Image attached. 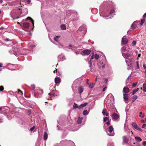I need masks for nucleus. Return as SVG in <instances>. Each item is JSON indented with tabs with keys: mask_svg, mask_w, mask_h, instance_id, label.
Returning <instances> with one entry per match:
<instances>
[{
	"mask_svg": "<svg viewBox=\"0 0 146 146\" xmlns=\"http://www.w3.org/2000/svg\"><path fill=\"white\" fill-rule=\"evenodd\" d=\"M78 32L81 35H82V33H83L84 35L86 32L85 27L84 26H81L80 27L78 31Z\"/></svg>",
	"mask_w": 146,
	"mask_h": 146,
	"instance_id": "f257e3e1",
	"label": "nucleus"
},
{
	"mask_svg": "<svg viewBox=\"0 0 146 146\" xmlns=\"http://www.w3.org/2000/svg\"><path fill=\"white\" fill-rule=\"evenodd\" d=\"M131 125L135 129L140 132L142 131V130L135 123L133 122L131 123Z\"/></svg>",
	"mask_w": 146,
	"mask_h": 146,
	"instance_id": "f03ea898",
	"label": "nucleus"
},
{
	"mask_svg": "<svg viewBox=\"0 0 146 146\" xmlns=\"http://www.w3.org/2000/svg\"><path fill=\"white\" fill-rule=\"evenodd\" d=\"M108 130L110 133H108V134L110 136H112L114 135V131H113V128L111 126H110L109 127Z\"/></svg>",
	"mask_w": 146,
	"mask_h": 146,
	"instance_id": "7ed1b4c3",
	"label": "nucleus"
},
{
	"mask_svg": "<svg viewBox=\"0 0 146 146\" xmlns=\"http://www.w3.org/2000/svg\"><path fill=\"white\" fill-rule=\"evenodd\" d=\"M132 55V54L131 53H122V55L125 59H128V58L130 57Z\"/></svg>",
	"mask_w": 146,
	"mask_h": 146,
	"instance_id": "20e7f679",
	"label": "nucleus"
},
{
	"mask_svg": "<svg viewBox=\"0 0 146 146\" xmlns=\"http://www.w3.org/2000/svg\"><path fill=\"white\" fill-rule=\"evenodd\" d=\"M17 50V49L16 48H13L12 49L10 50L9 52L11 54H13L15 55H16V56H18V54L17 52H15L16 51V50Z\"/></svg>",
	"mask_w": 146,
	"mask_h": 146,
	"instance_id": "39448f33",
	"label": "nucleus"
},
{
	"mask_svg": "<svg viewBox=\"0 0 146 146\" xmlns=\"http://www.w3.org/2000/svg\"><path fill=\"white\" fill-rule=\"evenodd\" d=\"M91 52V51L88 49H86L82 51V54L84 55H89L90 54Z\"/></svg>",
	"mask_w": 146,
	"mask_h": 146,
	"instance_id": "423d86ee",
	"label": "nucleus"
},
{
	"mask_svg": "<svg viewBox=\"0 0 146 146\" xmlns=\"http://www.w3.org/2000/svg\"><path fill=\"white\" fill-rule=\"evenodd\" d=\"M125 36H124L122 38L121 40V43L123 44H127L128 41L127 39V38H125Z\"/></svg>",
	"mask_w": 146,
	"mask_h": 146,
	"instance_id": "0eeeda50",
	"label": "nucleus"
},
{
	"mask_svg": "<svg viewBox=\"0 0 146 146\" xmlns=\"http://www.w3.org/2000/svg\"><path fill=\"white\" fill-rule=\"evenodd\" d=\"M54 81L56 84H58L60 82L61 80L59 77H56L55 78Z\"/></svg>",
	"mask_w": 146,
	"mask_h": 146,
	"instance_id": "6e6552de",
	"label": "nucleus"
},
{
	"mask_svg": "<svg viewBox=\"0 0 146 146\" xmlns=\"http://www.w3.org/2000/svg\"><path fill=\"white\" fill-rule=\"evenodd\" d=\"M119 115L115 113H114L112 115V118L115 119H117L119 118Z\"/></svg>",
	"mask_w": 146,
	"mask_h": 146,
	"instance_id": "1a4fd4ad",
	"label": "nucleus"
},
{
	"mask_svg": "<svg viewBox=\"0 0 146 146\" xmlns=\"http://www.w3.org/2000/svg\"><path fill=\"white\" fill-rule=\"evenodd\" d=\"M102 113L104 115H106L107 116L109 115V113H107V110L106 109L104 108L103 109Z\"/></svg>",
	"mask_w": 146,
	"mask_h": 146,
	"instance_id": "9d476101",
	"label": "nucleus"
},
{
	"mask_svg": "<svg viewBox=\"0 0 146 146\" xmlns=\"http://www.w3.org/2000/svg\"><path fill=\"white\" fill-rule=\"evenodd\" d=\"M129 91V90L128 88L124 87L123 89V92L125 93H128Z\"/></svg>",
	"mask_w": 146,
	"mask_h": 146,
	"instance_id": "9b49d317",
	"label": "nucleus"
},
{
	"mask_svg": "<svg viewBox=\"0 0 146 146\" xmlns=\"http://www.w3.org/2000/svg\"><path fill=\"white\" fill-rule=\"evenodd\" d=\"M84 88L82 86H80L78 88V90L79 93L81 94L83 91Z\"/></svg>",
	"mask_w": 146,
	"mask_h": 146,
	"instance_id": "f8f14e48",
	"label": "nucleus"
},
{
	"mask_svg": "<svg viewBox=\"0 0 146 146\" xmlns=\"http://www.w3.org/2000/svg\"><path fill=\"white\" fill-rule=\"evenodd\" d=\"M29 26V23H25L23 24V27L25 28H28Z\"/></svg>",
	"mask_w": 146,
	"mask_h": 146,
	"instance_id": "ddd939ff",
	"label": "nucleus"
},
{
	"mask_svg": "<svg viewBox=\"0 0 146 146\" xmlns=\"http://www.w3.org/2000/svg\"><path fill=\"white\" fill-rule=\"evenodd\" d=\"M37 92L38 94H42L43 93V91L42 89L39 88H37Z\"/></svg>",
	"mask_w": 146,
	"mask_h": 146,
	"instance_id": "4468645a",
	"label": "nucleus"
},
{
	"mask_svg": "<svg viewBox=\"0 0 146 146\" xmlns=\"http://www.w3.org/2000/svg\"><path fill=\"white\" fill-rule=\"evenodd\" d=\"M123 98L126 100H128L129 99V96L128 94H123Z\"/></svg>",
	"mask_w": 146,
	"mask_h": 146,
	"instance_id": "2eb2a0df",
	"label": "nucleus"
},
{
	"mask_svg": "<svg viewBox=\"0 0 146 146\" xmlns=\"http://www.w3.org/2000/svg\"><path fill=\"white\" fill-rule=\"evenodd\" d=\"M87 104H88L87 103H85L84 104H81L80 106H79V109L81 108L85 107Z\"/></svg>",
	"mask_w": 146,
	"mask_h": 146,
	"instance_id": "dca6fc26",
	"label": "nucleus"
},
{
	"mask_svg": "<svg viewBox=\"0 0 146 146\" xmlns=\"http://www.w3.org/2000/svg\"><path fill=\"white\" fill-rule=\"evenodd\" d=\"M143 90L145 92H146V84L144 83L143 85Z\"/></svg>",
	"mask_w": 146,
	"mask_h": 146,
	"instance_id": "f3484780",
	"label": "nucleus"
},
{
	"mask_svg": "<svg viewBox=\"0 0 146 146\" xmlns=\"http://www.w3.org/2000/svg\"><path fill=\"white\" fill-rule=\"evenodd\" d=\"M132 61V59L131 58H128L127 60H125L126 63L127 64L128 63H131Z\"/></svg>",
	"mask_w": 146,
	"mask_h": 146,
	"instance_id": "a211bd4d",
	"label": "nucleus"
},
{
	"mask_svg": "<svg viewBox=\"0 0 146 146\" xmlns=\"http://www.w3.org/2000/svg\"><path fill=\"white\" fill-rule=\"evenodd\" d=\"M83 118L79 117L77 121V123L78 124H80L82 122V119Z\"/></svg>",
	"mask_w": 146,
	"mask_h": 146,
	"instance_id": "6ab92c4d",
	"label": "nucleus"
},
{
	"mask_svg": "<svg viewBox=\"0 0 146 146\" xmlns=\"http://www.w3.org/2000/svg\"><path fill=\"white\" fill-rule=\"evenodd\" d=\"M137 27V25L135 23H133L132 25L131 28L133 29H135Z\"/></svg>",
	"mask_w": 146,
	"mask_h": 146,
	"instance_id": "aec40b11",
	"label": "nucleus"
},
{
	"mask_svg": "<svg viewBox=\"0 0 146 146\" xmlns=\"http://www.w3.org/2000/svg\"><path fill=\"white\" fill-rule=\"evenodd\" d=\"M14 3V4L16 5L17 4H21L20 2V1L19 0H17L13 2Z\"/></svg>",
	"mask_w": 146,
	"mask_h": 146,
	"instance_id": "412c9836",
	"label": "nucleus"
},
{
	"mask_svg": "<svg viewBox=\"0 0 146 146\" xmlns=\"http://www.w3.org/2000/svg\"><path fill=\"white\" fill-rule=\"evenodd\" d=\"M61 28L62 30H65L66 29V25L64 24L61 25Z\"/></svg>",
	"mask_w": 146,
	"mask_h": 146,
	"instance_id": "4be33fe9",
	"label": "nucleus"
},
{
	"mask_svg": "<svg viewBox=\"0 0 146 146\" xmlns=\"http://www.w3.org/2000/svg\"><path fill=\"white\" fill-rule=\"evenodd\" d=\"M26 20H30L31 21V22H32L33 24V25H34V21L30 17H28L26 19Z\"/></svg>",
	"mask_w": 146,
	"mask_h": 146,
	"instance_id": "5701e85b",
	"label": "nucleus"
},
{
	"mask_svg": "<svg viewBox=\"0 0 146 146\" xmlns=\"http://www.w3.org/2000/svg\"><path fill=\"white\" fill-rule=\"evenodd\" d=\"M137 96H135L133 97V99L132 101L133 102H135V101L137 99Z\"/></svg>",
	"mask_w": 146,
	"mask_h": 146,
	"instance_id": "b1692460",
	"label": "nucleus"
},
{
	"mask_svg": "<svg viewBox=\"0 0 146 146\" xmlns=\"http://www.w3.org/2000/svg\"><path fill=\"white\" fill-rule=\"evenodd\" d=\"M73 108H74V109H76V108L79 109V106H77V104L75 103H74V104L73 105Z\"/></svg>",
	"mask_w": 146,
	"mask_h": 146,
	"instance_id": "393cba45",
	"label": "nucleus"
},
{
	"mask_svg": "<svg viewBox=\"0 0 146 146\" xmlns=\"http://www.w3.org/2000/svg\"><path fill=\"white\" fill-rule=\"evenodd\" d=\"M126 47L123 46L121 48V52H124L126 51Z\"/></svg>",
	"mask_w": 146,
	"mask_h": 146,
	"instance_id": "a878e982",
	"label": "nucleus"
},
{
	"mask_svg": "<svg viewBox=\"0 0 146 146\" xmlns=\"http://www.w3.org/2000/svg\"><path fill=\"white\" fill-rule=\"evenodd\" d=\"M94 56L93 55H92V56H91V58H90V63H89L90 64H91L92 62L93 61V60L94 59Z\"/></svg>",
	"mask_w": 146,
	"mask_h": 146,
	"instance_id": "bb28decb",
	"label": "nucleus"
},
{
	"mask_svg": "<svg viewBox=\"0 0 146 146\" xmlns=\"http://www.w3.org/2000/svg\"><path fill=\"white\" fill-rule=\"evenodd\" d=\"M88 112L87 110H84L83 112V115H88Z\"/></svg>",
	"mask_w": 146,
	"mask_h": 146,
	"instance_id": "cd10ccee",
	"label": "nucleus"
},
{
	"mask_svg": "<svg viewBox=\"0 0 146 146\" xmlns=\"http://www.w3.org/2000/svg\"><path fill=\"white\" fill-rule=\"evenodd\" d=\"M139 113V117H141L142 118L144 117H145L144 114L143 113L142 115V113L141 112H140Z\"/></svg>",
	"mask_w": 146,
	"mask_h": 146,
	"instance_id": "c85d7f7f",
	"label": "nucleus"
},
{
	"mask_svg": "<svg viewBox=\"0 0 146 146\" xmlns=\"http://www.w3.org/2000/svg\"><path fill=\"white\" fill-rule=\"evenodd\" d=\"M129 141V139H127V137H124L123 139V141L124 142L127 143Z\"/></svg>",
	"mask_w": 146,
	"mask_h": 146,
	"instance_id": "c756f323",
	"label": "nucleus"
},
{
	"mask_svg": "<svg viewBox=\"0 0 146 146\" xmlns=\"http://www.w3.org/2000/svg\"><path fill=\"white\" fill-rule=\"evenodd\" d=\"M99 57V56L97 54H95L94 55V58L96 60H98Z\"/></svg>",
	"mask_w": 146,
	"mask_h": 146,
	"instance_id": "7c9ffc66",
	"label": "nucleus"
},
{
	"mask_svg": "<svg viewBox=\"0 0 146 146\" xmlns=\"http://www.w3.org/2000/svg\"><path fill=\"white\" fill-rule=\"evenodd\" d=\"M145 21V19H141V21L140 25H142L144 22Z\"/></svg>",
	"mask_w": 146,
	"mask_h": 146,
	"instance_id": "2f4dec72",
	"label": "nucleus"
},
{
	"mask_svg": "<svg viewBox=\"0 0 146 146\" xmlns=\"http://www.w3.org/2000/svg\"><path fill=\"white\" fill-rule=\"evenodd\" d=\"M94 86V84L93 83H92L91 84H90L89 86V88L90 89L92 88Z\"/></svg>",
	"mask_w": 146,
	"mask_h": 146,
	"instance_id": "473e14b6",
	"label": "nucleus"
},
{
	"mask_svg": "<svg viewBox=\"0 0 146 146\" xmlns=\"http://www.w3.org/2000/svg\"><path fill=\"white\" fill-rule=\"evenodd\" d=\"M109 120V118L108 117H106L104 118V122H106L107 121Z\"/></svg>",
	"mask_w": 146,
	"mask_h": 146,
	"instance_id": "72a5a7b5",
	"label": "nucleus"
},
{
	"mask_svg": "<svg viewBox=\"0 0 146 146\" xmlns=\"http://www.w3.org/2000/svg\"><path fill=\"white\" fill-rule=\"evenodd\" d=\"M138 90H139V89L137 88V89L134 90L132 94L133 95H134L138 91Z\"/></svg>",
	"mask_w": 146,
	"mask_h": 146,
	"instance_id": "f704fd0d",
	"label": "nucleus"
},
{
	"mask_svg": "<svg viewBox=\"0 0 146 146\" xmlns=\"http://www.w3.org/2000/svg\"><path fill=\"white\" fill-rule=\"evenodd\" d=\"M114 10L112 9L110 11V15H112V14L114 13Z\"/></svg>",
	"mask_w": 146,
	"mask_h": 146,
	"instance_id": "c9c22d12",
	"label": "nucleus"
},
{
	"mask_svg": "<svg viewBox=\"0 0 146 146\" xmlns=\"http://www.w3.org/2000/svg\"><path fill=\"white\" fill-rule=\"evenodd\" d=\"M137 83V82L133 83V84H132L133 87V88L135 87L136 86Z\"/></svg>",
	"mask_w": 146,
	"mask_h": 146,
	"instance_id": "e433bc0d",
	"label": "nucleus"
},
{
	"mask_svg": "<svg viewBox=\"0 0 146 146\" xmlns=\"http://www.w3.org/2000/svg\"><path fill=\"white\" fill-rule=\"evenodd\" d=\"M136 41L134 40L132 42V44L133 46H134L136 45Z\"/></svg>",
	"mask_w": 146,
	"mask_h": 146,
	"instance_id": "4c0bfd02",
	"label": "nucleus"
},
{
	"mask_svg": "<svg viewBox=\"0 0 146 146\" xmlns=\"http://www.w3.org/2000/svg\"><path fill=\"white\" fill-rule=\"evenodd\" d=\"M48 134L46 132H45L44 133V135L43 137H48Z\"/></svg>",
	"mask_w": 146,
	"mask_h": 146,
	"instance_id": "58836bf2",
	"label": "nucleus"
},
{
	"mask_svg": "<svg viewBox=\"0 0 146 146\" xmlns=\"http://www.w3.org/2000/svg\"><path fill=\"white\" fill-rule=\"evenodd\" d=\"M58 37L57 36H56V37L54 38V40L56 42H58Z\"/></svg>",
	"mask_w": 146,
	"mask_h": 146,
	"instance_id": "ea45409f",
	"label": "nucleus"
},
{
	"mask_svg": "<svg viewBox=\"0 0 146 146\" xmlns=\"http://www.w3.org/2000/svg\"><path fill=\"white\" fill-rule=\"evenodd\" d=\"M18 90L19 91L18 93L19 94H21V95H22L23 94V92H22V91H21L19 90Z\"/></svg>",
	"mask_w": 146,
	"mask_h": 146,
	"instance_id": "a19ab883",
	"label": "nucleus"
},
{
	"mask_svg": "<svg viewBox=\"0 0 146 146\" xmlns=\"http://www.w3.org/2000/svg\"><path fill=\"white\" fill-rule=\"evenodd\" d=\"M4 112L3 111L2 108L1 107H0V113H3Z\"/></svg>",
	"mask_w": 146,
	"mask_h": 146,
	"instance_id": "79ce46f5",
	"label": "nucleus"
},
{
	"mask_svg": "<svg viewBox=\"0 0 146 146\" xmlns=\"http://www.w3.org/2000/svg\"><path fill=\"white\" fill-rule=\"evenodd\" d=\"M4 89V88L3 86H0V90L1 91H2Z\"/></svg>",
	"mask_w": 146,
	"mask_h": 146,
	"instance_id": "37998d69",
	"label": "nucleus"
},
{
	"mask_svg": "<svg viewBox=\"0 0 146 146\" xmlns=\"http://www.w3.org/2000/svg\"><path fill=\"white\" fill-rule=\"evenodd\" d=\"M35 127L34 126L32 128H31V129H30V131H33L34 130V129L35 128Z\"/></svg>",
	"mask_w": 146,
	"mask_h": 146,
	"instance_id": "c03bdc74",
	"label": "nucleus"
},
{
	"mask_svg": "<svg viewBox=\"0 0 146 146\" xmlns=\"http://www.w3.org/2000/svg\"><path fill=\"white\" fill-rule=\"evenodd\" d=\"M31 86L33 89L35 88V84H32L31 85Z\"/></svg>",
	"mask_w": 146,
	"mask_h": 146,
	"instance_id": "a18cd8bd",
	"label": "nucleus"
},
{
	"mask_svg": "<svg viewBox=\"0 0 146 146\" xmlns=\"http://www.w3.org/2000/svg\"><path fill=\"white\" fill-rule=\"evenodd\" d=\"M142 144L144 146H146V141H143Z\"/></svg>",
	"mask_w": 146,
	"mask_h": 146,
	"instance_id": "49530a36",
	"label": "nucleus"
},
{
	"mask_svg": "<svg viewBox=\"0 0 146 146\" xmlns=\"http://www.w3.org/2000/svg\"><path fill=\"white\" fill-rule=\"evenodd\" d=\"M106 124L107 125H109L110 124V120L108 121L106 123Z\"/></svg>",
	"mask_w": 146,
	"mask_h": 146,
	"instance_id": "de8ad7c7",
	"label": "nucleus"
},
{
	"mask_svg": "<svg viewBox=\"0 0 146 146\" xmlns=\"http://www.w3.org/2000/svg\"><path fill=\"white\" fill-rule=\"evenodd\" d=\"M51 94L52 95V96H55V95L54 94H52V92L48 94V95H50Z\"/></svg>",
	"mask_w": 146,
	"mask_h": 146,
	"instance_id": "09e8293b",
	"label": "nucleus"
},
{
	"mask_svg": "<svg viewBox=\"0 0 146 146\" xmlns=\"http://www.w3.org/2000/svg\"><path fill=\"white\" fill-rule=\"evenodd\" d=\"M146 127V124H144L142 126V128H144L145 127Z\"/></svg>",
	"mask_w": 146,
	"mask_h": 146,
	"instance_id": "8fccbe9b",
	"label": "nucleus"
},
{
	"mask_svg": "<svg viewBox=\"0 0 146 146\" xmlns=\"http://www.w3.org/2000/svg\"><path fill=\"white\" fill-rule=\"evenodd\" d=\"M107 88V87H104V88L103 89V91H104L106 90V89Z\"/></svg>",
	"mask_w": 146,
	"mask_h": 146,
	"instance_id": "3c124183",
	"label": "nucleus"
},
{
	"mask_svg": "<svg viewBox=\"0 0 146 146\" xmlns=\"http://www.w3.org/2000/svg\"><path fill=\"white\" fill-rule=\"evenodd\" d=\"M20 17H21V16H17V17H16V18H13V19H19V18Z\"/></svg>",
	"mask_w": 146,
	"mask_h": 146,
	"instance_id": "603ef678",
	"label": "nucleus"
},
{
	"mask_svg": "<svg viewBox=\"0 0 146 146\" xmlns=\"http://www.w3.org/2000/svg\"><path fill=\"white\" fill-rule=\"evenodd\" d=\"M146 17V12L144 14L143 16V18H145Z\"/></svg>",
	"mask_w": 146,
	"mask_h": 146,
	"instance_id": "864d4df0",
	"label": "nucleus"
},
{
	"mask_svg": "<svg viewBox=\"0 0 146 146\" xmlns=\"http://www.w3.org/2000/svg\"><path fill=\"white\" fill-rule=\"evenodd\" d=\"M135 138L136 139H139L140 141H141V137H135Z\"/></svg>",
	"mask_w": 146,
	"mask_h": 146,
	"instance_id": "5fc2aeb1",
	"label": "nucleus"
},
{
	"mask_svg": "<svg viewBox=\"0 0 146 146\" xmlns=\"http://www.w3.org/2000/svg\"><path fill=\"white\" fill-rule=\"evenodd\" d=\"M143 66L144 69H146V66L145 64H143Z\"/></svg>",
	"mask_w": 146,
	"mask_h": 146,
	"instance_id": "6e6d98bb",
	"label": "nucleus"
},
{
	"mask_svg": "<svg viewBox=\"0 0 146 146\" xmlns=\"http://www.w3.org/2000/svg\"><path fill=\"white\" fill-rule=\"evenodd\" d=\"M27 2L28 3H29L31 2V0H28L27 1Z\"/></svg>",
	"mask_w": 146,
	"mask_h": 146,
	"instance_id": "4d7b16f0",
	"label": "nucleus"
},
{
	"mask_svg": "<svg viewBox=\"0 0 146 146\" xmlns=\"http://www.w3.org/2000/svg\"><path fill=\"white\" fill-rule=\"evenodd\" d=\"M31 46L32 47H35V46L34 44L31 45Z\"/></svg>",
	"mask_w": 146,
	"mask_h": 146,
	"instance_id": "13d9d810",
	"label": "nucleus"
},
{
	"mask_svg": "<svg viewBox=\"0 0 146 146\" xmlns=\"http://www.w3.org/2000/svg\"><path fill=\"white\" fill-rule=\"evenodd\" d=\"M137 68L138 69L139 68V64H138V62H137Z\"/></svg>",
	"mask_w": 146,
	"mask_h": 146,
	"instance_id": "bf43d9fd",
	"label": "nucleus"
},
{
	"mask_svg": "<svg viewBox=\"0 0 146 146\" xmlns=\"http://www.w3.org/2000/svg\"><path fill=\"white\" fill-rule=\"evenodd\" d=\"M88 82H89V80L88 79H87V82H86V83L88 85L89 84Z\"/></svg>",
	"mask_w": 146,
	"mask_h": 146,
	"instance_id": "052dcab7",
	"label": "nucleus"
},
{
	"mask_svg": "<svg viewBox=\"0 0 146 146\" xmlns=\"http://www.w3.org/2000/svg\"><path fill=\"white\" fill-rule=\"evenodd\" d=\"M2 66H3V64H2V63H0V68L2 67Z\"/></svg>",
	"mask_w": 146,
	"mask_h": 146,
	"instance_id": "680f3d73",
	"label": "nucleus"
},
{
	"mask_svg": "<svg viewBox=\"0 0 146 146\" xmlns=\"http://www.w3.org/2000/svg\"><path fill=\"white\" fill-rule=\"evenodd\" d=\"M47 138L48 137H44V140H46L47 139Z\"/></svg>",
	"mask_w": 146,
	"mask_h": 146,
	"instance_id": "e2e57ef3",
	"label": "nucleus"
},
{
	"mask_svg": "<svg viewBox=\"0 0 146 146\" xmlns=\"http://www.w3.org/2000/svg\"><path fill=\"white\" fill-rule=\"evenodd\" d=\"M57 69H56L55 70H54V73H56V72H57Z\"/></svg>",
	"mask_w": 146,
	"mask_h": 146,
	"instance_id": "0e129e2a",
	"label": "nucleus"
},
{
	"mask_svg": "<svg viewBox=\"0 0 146 146\" xmlns=\"http://www.w3.org/2000/svg\"><path fill=\"white\" fill-rule=\"evenodd\" d=\"M138 57H140L141 56V54H139L138 55Z\"/></svg>",
	"mask_w": 146,
	"mask_h": 146,
	"instance_id": "69168bd1",
	"label": "nucleus"
},
{
	"mask_svg": "<svg viewBox=\"0 0 146 146\" xmlns=\"http://www.w3.org/2000/svg\"><path fill=\"white\" fill-rule=\"evenodd\" d=\"M3 2V0H0V3H2Z\"/></svg>",
	"mask_w": 146,
	"mask_h": 146,
	"instance_id": "338daca9",
	"label": "nucleus"
},
{
	"mask_svg": "<svg viewBox=\"0 0 146 146\" xmlns=\"http://www.w3.org/2000/svg\"><path fill=\"white\" fill-rule=\"evenodd\" d=\"M102 68H104L105 67V65H103L102 66Z\"/></svg>",
	"mask_w": 146,
	"mask_h": 146,
	"instance_id": "774afa93",
	"label": "nucleus"
}]
</instances>
